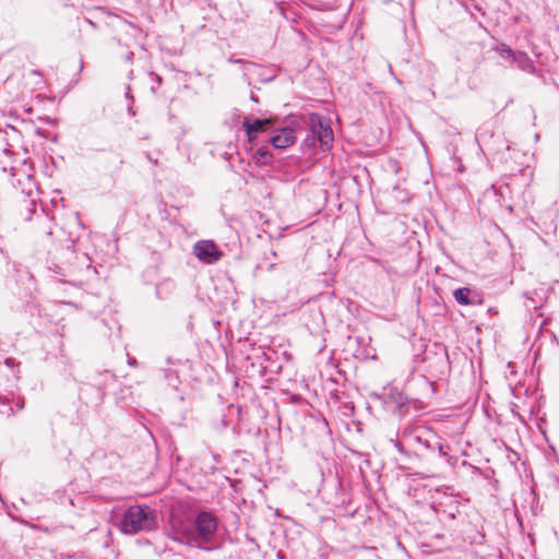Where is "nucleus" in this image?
Listing matches in <instances>:
<instances>
[{"label":"nucleus","instance_id":"obj_1","mask_svg":"<svg viewBox=\"0 0 559 559\" xmlns=\"http://www.w3.org/2000/svg\"><path fill=\"white\" fill-rule=\"evenodd\" d=\"M157 525L156 511L146 504L129 507L119 523L120 531L128 535L154 531Z\"/></svg>","mask_w":559,"mask_h":559},{"label":"nucleus","instance_id":"obj_2","mask_svg":"<svg viewBox=\"0 0 559 559\" xmlns=\"http://www.w3.org/2000/svg\"><path fill=\"white\" fill-rule=\"evenodd\" d=\"M436 432L426 426H408L401 432V438L395 447L399 452L404 453L405 448L414 452H428L436 442Z\"/></svg>","mask_w":559,"mask_h":559},{"label":"nucleus","instance_id":"obj_3","mask_svg":"<svg viewBox=\"0 0 559 559\" xmlns=\"http://www.w3.org/2000/svg\"><path fill=\"white\" fill-rule=\"evenodd\" d=\"M193 526L195 527L194 545L201 548L202 544L214 539L218 527V521L212 512L201 511L193 519Z\"/></svg>","mask_w":559,"mask_h":559},{"label":"nucleus","instance_id":"obj_4","mask_svg":"<svg viewBox=\"0 0 559 559\" xmlns=\"http://www.w3.org/2000/svg\"><path fill=\"white\" fill-rule=\"evenodd\" d=\"M195 527L193 526V519L182 516H171L169 536L181 544L194 545Z\"/></svg>","mask_w":559,"mask_h":559},{"label":"nucleus","instance_id":"obj_5","mask_svg":"<svg viewBox=\"0 0 559 559\" xmlns=\"http://www.w3.org/2000/svg\"><path fill=\"white\" fill-rule=\"evenodd\" d=\"M193 254L203 263L214 264L221 260L223 252L212 240H199L193 246Z\"/></svg>","mask_w":559,"mask_h":559},{"label":"nucleus","instance_id":"obj_6","mask_svg":"<svg viewBox=\"0 0 559 559\" xmlns=\"http://www.w3.org/2000/svg\"><path fill=\"white\" fill-rule=\"evenodd\" d=\"M273 124H274V122L270 118H266V119L255 118L253 120L245 119V121H243V128H245V131H246L250 142L254 141L257 133L264 132V131L269 130L270 128L273 127Z\"/></svg>","mask_w":559,"mask_h":559},{"label":"nucleus","instance_id":"obj_7","mask_svg":"<svg viewBox=\"0 0 559 559\" xmlns=\"http://www.w3.org/2000/svg\"><path fill=\"white\" fill-rule=\"evenodd\" d=\"M386 402L395 405L399 409V415L403 416L408 411L409 399L401 392L397 388H390L386 394Z\"/></svg>","mask_w":559,"mask_h":559},{"label":"nucleus","instance_id":"obj_8","mask_svg":"<svg viewBox=\"0 0 559 559\" xmlns=\"http://www.w3.org/2000/svg\"><path fill=\"white\" fill-rule=\"evenodd\" d=\"M296 141L295 131L292 128H282L280 133L271 136L270 142L275 148H286Z\"/></svg>","mask_w":559,"mask_h":559},{"label":"nucleus","instance_id":"obj_9","mask_svg":"<svg viewBox=\"0 0 559 559\" xmlns=\"http://www.w3.org/2000/svg\"><path fill=\"white\" fill-rule=\"evenodd\" d=\"M454 299L463 306L478 305L481 302L479 295L468 287H461L453 292Z\"/></svg>","mask_w":559,"mask_h":559},{"label":"nucleus","instance_id":"obj_10","mask_svg":"<svg viewBox=\"0 0 559 559\" xmlns=\"http://www.w3.org/2000/svg\"><path fill=\"white\" fill-rule=\"evenodd\" d=\"M312 131L317 134L318 140L321 146L329 147L333 142V131L329 124H323L321 120L318 119V124L314 123L312 119Z\"/></svg>","mask_w":559,"mask_h":559},{"label":"nucleus","instance_id":"obj_11","mask_svg":"<svg viewBox=\"0 0 559 559\" xmlns=\"http://www.w3.org/2000/svg\"><path fill=\"white\" fill-rule=\"evenodd\" d=\"M436 443L431 445L428 452L438 451L440 456L447 457V462L451 465H453L456 462V457L450 456V445L444 443L442 439L436 433Z\"/></svg>","mask_w":559,"mask_h":559},{"label":"nucleus","instance_id":"obj_12","mask_svg":"<svg viewBox=\"0 0 559 559\" xmlns=\"http://www.w3.org/2000/svg\"><path fill=\"white\" fill-rule=\"evenodd\" d=\"M252 157L260 165H269V164H271L272 158H273L272 154L270 153V151L265 146L259 147L254 152Z\"/></svg>","mask_w":559,"mask_h":559},{"label":"nucleus","instance_id":"obj_13","mask_svg":"<svg viewBox=\"0 0 559 559\" xmlns=\"http://www.w3.org/2000/svg\"><path fill=\"white\" fill-rule=\"evenodd\" d=\"M164 378L168 381V384L176 388L178 383V374L173 369H163L162 370Z\"/></svg>","mask_w":559,"mask_h":559},{"label":"nucleus","instance_id":"obj_14","mask_svg":"<svg viewBox=\"0 0 559 559\" xmlns=\"http://www.w3.org/2000/svg\"><path fill=\"white\" fill-rule=\"evenodd\" d=\"M500 52H501V56L504 57V58H510V57L513 56L512 49L509 46H507V45H502L501 46Z\"/></svg>","mask_w":559,"mask_h":559},{"label":"nucleus","instance_id":"obj_15","mask_svg":"<svg viewBox=\"0 0 559 559\" xmlns=\"http://www.w3.org/2000/svg\"><path fill=\"white\" fill-rule=\"evenodd\" d=\"M275 3H276V7H277V10H278L280 14L283 15L284 17H286L285 8L283 5V1H275Z\"/></svg>","mask_w":559,"mask_h":559},{"label":"nucleus","instance_id":"obj_16","mask_svg":"<svg viewBox=\"0 0 559 559\" xmlns=\"http://www.w3.org/2000/svg\"><path fill=\"white\" fill-rule=\"evenodd\" d=\"M15 405H16V407H17L19 409H23V408H24V406H25L24 399H23V397H21V396H19V397L16 399V403H15Z\"/></svg>","mask_w":559,"mask_h":559},{"label":"nucleus","instance_id":"obj_17","mask_svg":"<svg viewBox=\"0 0 559 559\" xmlns=\"http://www.w3.org/2000/svg\"><path fill=\"white\" fill-rule=\"evenodd\" d=\"M126 97L130 100V103L134 102V98H133V96L131 94V87L130 86L127 87Z\"/></svg>","mask_w":559,"mask_h":559},{"label":"nucleus","instance_id":"obj_18","mask_svg":"<svg viewBox=\"0 0 559 559\" xmlns=\"http://www.w3.org/2000/svg\"><path fill=\"white\" fill-rule=\"evenodd\" d=\"M128 111L131 116H134L135 115V111L133 110V103H130L128 105Z\"/></svg>","mask_w":559,"mask_h":559},{"label":"nucleus","instance_id":"obj_19","mask_svg":"<svg viewBox=\"0 0 559 559\" xmlns=\"http://www.w3.org/2000/svg\"><path fill=\"white\" fill-rule=\"evenodd\" d=\"M0 403L1 404H9L10 402H9L8 397L0 395Z\"/></svg>","mask_w":559,"mask_h":559},{"label":"nucleus","instance_id":"obj_20","mask_svg":"<svg viewBox=\"0 0 559 559\" xmlns=\"http://www.w3.org/2000/svg\"><path fill=\"white\" fill-rule=\"evenodd\" d=\"M250 98L252 102L259 103V98L254 94H251Z\"/></svg>","mask_w":559,"mask_h":559},{"label":"nucleus","instance_id":"obj_21","mask_svg":"<svg viewBox=\"0 0 559 559\" xmlns=\"http://www.w3.org/2000/svg\"><path fill=\"white\" fill-rule=\"evenodd\" d=\"M86 22H87L90 25H92L93 27H95V26H96V25H95V23H93V21H91V20H88V19H86Z\"/></svg>","mask_w":559,"mask_h":559},{"label":"nucleus","instance_id":"obj_22","mask_svg":"<svg viewBox=\"0 0 559 559\" xmlns=\"http://www.w3.org/2000/svg\"><path fill=\"white\" fill-rule=\"evenodd\" d=\"M167 362H168V364L174 365V364H175V360H174L173 358H170V357H169V358H167Z\"/></svg>","mask_w":559,"mask_h":559},{"label":"nucleus","instance_id":"obj_23","mask_svg":"<svg viewBox=\"0 0 559 559\" xmlns=\"http://www.w3.org/2000/svg\"><path fill=\"white\" fill-rule=\"evenodd\" d=\"M129 364H130L131 366H135L136 361H135V359H133V360H130V361H129Z\"/></svg>","mask_w":559,"mask_h":559},{"label":"nucleus","instance_id":"obj_24","mask_svg":"<svg viewBox=\"0 0 559 559\" xmlns=\"http://www.w3.org/2000/svg\"><path fill=\"white\" fill-rule=\"evenodd\" d=\"M106 376L109 378H114V376L111 373H109L108 371H106Z\"/></svg>","mask_w":559,"mask_h":559},{"label":"nucleus","instance_id":"obj_25","mask_svg":"<svg viewBox=\"0 0 559 559\" xmlns=\"http://www.w3.org/2000/svg\"><path fill=\"white\" fill-rule=\"evenodd\" d=\"M133 71L129 72V79H132Z\"/></svg>","mask_w":559,"mask_h":559},{"label":"nucleus","instance_id":"obj_26","mask_svg":"<svg viewBox=\"0 0 559 559\" xmlns=\"http://www.w3.org/2000/svg\"><path fill=\"white\" fill-rule=\"evenodd\" d=\"M231 61H233V62H236V63L241 62V60H239V59H238V60H231Z\"/></svg>","mask_w":559,"mask_h":559}]
</instances>
